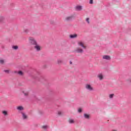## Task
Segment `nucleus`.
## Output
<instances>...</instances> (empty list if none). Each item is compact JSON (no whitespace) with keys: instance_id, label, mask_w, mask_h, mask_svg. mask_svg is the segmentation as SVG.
<instances>
[{"instance_id":"1","label":"nucleus","mask_w":131,"mask_h":131,"mask_svg":"<svg viewBox=\"0 0 131 131\" xmlns=\"http://www.w3.org/2000/svg\"><path fill=\"white\" fill-rule=\"evenodd\" d=\"M29 41L30 42V43H31V45H33L34 46L37 43V42L35 40V39H34V38H33V37H29Z\"/></svg>"},{"instance_id":"2","label":"nucleus","mask_w":131,"mask_h":131,"mask_svg":"<svg viewBox=\"0 0 131 131\" xmlns=\"http://www.w3.org/2000/svg\"><path fill=\"white\" fill-rule=\"evenodd\" d=\"M85 88L89 92H93V91H94V88L90 84H86L85 86Z\"/></svg>"},{"instance_id":"3","label":"nucleus","mask_w":131,"mask_h":131,"mask_svg":"<svg viewBox=\"0 0 131 131\" xmlns=\"http://www.w3.org/2000/svg\"><path fill=\"white\" fill-rule=\"evenodd\" d=\"M83 117L84 119H86V120H90V119H91V114L85 113L83 115Z\"/></svg>"},{"instance_id":"4","label":"nucleus","mask_w":131,"mask_h":131,"mask_svg":"<svg viewBox=\"0 0 131 131\" xmlns=\"http://www.w3.org/2000/svg\"><path fill=\"white\" fill-rule=\"evenodd\" d=\"M78 46L81 47L83 49H86V46L84 45V42H83V41H78Z\"/></svg>"},{"instance_id":"5","label":"nucleus","mask_w":131,"mask_h":131,"mask_svg":"<svg viewBox=\"0 0 131 131\" xmlns=\"http://www.w3.org/2000/svg\"><path fill=\"white\" fill-rule=\"evenodd\" d=\"M74 52L75 53H78V54H82V53H83V49L78 47L74 50Z\"/></svg>"},{"instance_id":"6","label":"nucleus","mask_w":131,"mask_h":131,"mask_svg":"<svg viewBox=\"0 0 131 131\" xmlns=\"http://www.w3.org/2000/svg\"><path fill=\"white\" fill-rule=\"evenodd\" d=\"M102 59L106 61H110V60H111V56L108 55H104L102 56Z\"/></svg>"},{"instance_id":"7","label":"nucleus","mask_w":131,"mask_h":131,"mask_svg":"<svg viewBox=\"0 0 131 131\" xmlns=\"http://www.w3.org/2000/svg\"><path fill=\"white\" fill-rule=\"evenodd\" d=\"M40 46L38 45V43H36V45H34V49H36L37 52H39L40 51Z\"/></svg>"},{"instance_id":"8","label":"nucleus","mask_w":131,"mask_h":131,"mask_svg":"<svg viewBox=\"0 0 131 131\" xmlns=\"http://www.w3.org/2000/svg\"><path fill=\"white\" fill-rule=\"evenodd\" d=\"M73 15H70L65 18L66 21H71L73 19Z\"/></svg>"},{"instance_id":"9","label":"nucleus","mask_w":131,"mask_h":131,"mask_svg":"<svg viewBox=\"0 0 131 131\" xmlns=\"http://www.w3.org/2000/svg\"><path fill=\"white\" fill-rule=\"evenodd\" d=\"M98 78H99V80H103L104 79V75L102 73H100L97 75Z\"/></svg>"},{"instance_id":"10","label":"nucleus","mask_w":131,"mask_h":131,"mask_svg":"<svg viewBox=\"0 0 131 131\" xmlns=\"http://www.w3.org/2000/svg\"><path fill=\"white\" fill-rule=\"evenodd\" d=\"M77 34H73L70 35V38H77Z\"/></svg>"},{"instance_id":"11","label":"nucleus","mask_w":131,"mask_h":131,"mask_svg":"<svg viewBox=\"0 0 131 131\" xmlns=\"http://www.w3.org/2000/svg\"><path fill=\"white\" fill-rule=\"evenodd\" d=\"M16 109L18 111H23L24 110V107H23L22 106H18L16 107Z\"/></svg>"},{"instance_id":"12","label":"nucleus","mask_w":131,"mask_h":131,"mask_svg":"<svg viewBox=\"0 0 131 131\" xmlns=\"http://www.w3.org/2000/svg\"><path fill=\"white\" fill-rule=\"evenodd\" d=\"M2 113L4 115V116H8V115H9L8 111H2Z\"/></svg>"},{"instance_id":"13","label":"nucleus","mask_w":131,"mask_h":131,"mask_svg":"<svg viewBox=\"0 0 131 131\" xmlns=\"http://www.w3.org/2000/svg\"><path fill=\"white\" fill-rule=\"evenodd\" d=\"M21 115H22V117H23V119H24V120L27 119L28 117H27V114H26L24 113H21Z\"/></svg>"},{"instance_id":"14","label":"nucleus","mask_w":131,"mask_h":131,"mask_svg":"<svg viewBox=\"0 0 131 131\" xmlns=\"http://www.w3.org/2000/svg\"><path fill=\"white\" fill-rule=\"evenodd\" d=\"M76 10L77 11H81V10H82V6H77L76 7Z\"/></svg>"},{"instance_id":"15","label":"nucleus","mask_w":131,"mask_h":131,"mask_svg":"<svg viewBox=\"0 0 131 131\" xmlns=\"http://www.w3.org/2000/svg\"><path fill=\"white\" fill-rule=\"evenodd\" d=\"M5 20H6V18H5V16H0V22H1V23H3V22H5Z\"/></svg>"},{"instance_id":"16","label":"nucleus","mask_w":131,"mask_h":131,"mask_svg":"<svg viewBox=\"0 0 131 131\" xmlns=\"http://www.w3.org/2000/svg\"><path fill=\"white\" fill-rule=\"evenodd\" d=\"M69 123H70L71 124H73V123H75V121H74V119H70L69 120Z\"/></svg>"},{"instance_id":"17","label":"nucleus","mask_w":131,"mask_h":131,"mask_svg":"<svg viewBox=\"0 0 131 131\" xmlns=\"http://www.w3.org/2000/svg\"><path fill=\"white\" fill-rule=\"evenodd\" d=\"M6 62V60L3 59H0V64H2V65L5 64V62Z\"/></svg>"},{"instance_id":"18","label":"nucleus","mask_w":131,"mask_h":131,"mask_svg":"<svg viewBox=\"0 0 131 131\" xmlns=\"http://www.w3.org/2000/svg\"><path fill=\"white\" fill-rule=\"evenodd\" d=\"M63 63V60L61 59H57V63L58 64H62Z\"/></svg>"},{"instance_id":"19","label":"nucleus","mask_w":131,"mask_h":131,"mask_svg":"<svg viewBox=\"0 0 131 131\" xmlns=\"http://www.w3.org/2000/svg\"><path fill=\"white\" fill-rule=\"evenodd\" d=\"M24 32L25 33H26V34H27V33H28L29 32V29H24Z\"/></svg>"},{"instance_id":"20","label":"nucleus","mask_w":131,"mask_h":131,"mask_svg":"<svg viewBox=\"0 0 131 131\" xmlns=\"http://www.w3.org/2000/svg\"><path fill=\"white\" fill-rule=\"evenodd\" d=\"M110 99H113L114 98V94H111L108 96Z\"/></svg>"},{"instance_id":"21","label":"nucleus","mask_w":131,"mask_h":131,"mask_svg":"<svg viewBox=\"0 0 131 131\" xmlns=\"http://www.w3.org/2000/svg\"><path fill=\"white\" fill-rule=\"evenodd\" d=\"M23 93L24 94V96H25L26 97H27V96H28V95L29 94V93L28 92H25L24 91H23Z\"/></svg>"},{"instance_id":"22","label":"nucleus","mask_w":131,"mask_h":131,"mask_svg":"<svg viewBox=\"0 0 131 131\" xmlns=\"http://www.w3.org/2000/svg\"><path fill=\"white\" fill-rule=\"evenodd\" d=\"M126 82L128 83H129L130 84H131V78H129L126 80Z\"/></svg>"},{"instance_id":"23","label":"nucleus","mask_w":131,"mask_h":131,"mask_svg":"<svg viewBox=\"0 0 131 131\" xmlns=\"http://www.w3.org/2000/svg\"><path fill=\"white\" fill-rule=\"evenodd\" d=\"M42 127L43 129H48V128H49V126L44 125V126H42Z\"/></svg>"},{"instance_id":"24","label":"nucleus","mask_w":131,"mask_h":131,"mask_svg":"<svg viewBox=\"0 0 131 131\" xmlns=\"http://www.w3.org/2000/svg\"><path fill=\"white\" fill-rule=\"evenodd\" d=\"M12 49H13V50H18V46H12Z\"/></svg>"},{"instance_id":"25","label":"nucleus","mask_w":131,"mask_h":131,"mask_svg":"<svg viewBox=\"0 0 131 131\" xmlns=\"http://www.w3.org/2000/svg\"><path fill=\"white\" fill-rule=\"evenodd\" d=\"M85 21L88 23V24H90V18H86L85 19Z\"/></svg>"},{"instance_id":"26","label":"nucleus","mask_w":131,"mask_h":131,"mask_svg":"<svg viewBox=\"0 0 131 131\" xmlns=\"http://www.w3.org/2000/svg\"><path fill=\"white\" fill-rule=\"evenodd\" d=\"M18 74L19 75H23V72L21 71H19L18 72Z\"/></svg>"},{"instance_id":"27","label":"nucleus","mask_w":131,"mask_h":131,"mask_svg":"<svg viewBox=\"0 0 131 131\" xmlns=\"http://www.w3.org/2000/svg\"><path fill=\"white\" fill-rule=\"evenodd\" d=\"M78 112L79 113H81L82 112V109H81V108H78Z\"/></svg>"},{"instance_id":"28","label":"nucleus","mask_w":131,"mask_h":131,"mask_svg":"<svg viewBox=\"0 0 131 131\" xmlns=\"http://www.w3.org/2000/svg\"><path fill=\"white\" fill-rule=\"evenodd\" d=\"M57 114H58V115H62V112H61V111H58V112H57Z\"/></svg>"},{"instance_id":"29","label":"nucleus","mask_w":131,"mask_h":131,"mask_svg":"<svg viewBox=\"0 0 131 131\" xmlns=\"http://www.w3.org/2000/svg\"><path fill=\"white\" fill-rule=\"evenodd\" d=\"M93 0H90L89 3H90L91 5H93Z\"/></svg>"},{"instance_id":"30","label":"nucleus","mask_w":131,"mask_h":131,"mask_svg":"<svg viewBox=\"0 0 131 131\" xmlns=\"http://www.w3.org/2000/svg\"><path fill=\"white\" fill-rule=\"evenodd\" d=\"M6 73H10V71L9 70H5L4 71Z\"/></svg>"},{"instance_id":"31","label":"nucleus","mask_w":131,"mask_h":131,"mask_svg":"<svg viewBox=\"0 0 131 131\" xmlns=\"http://www.w3.org/2000/svg\"><path fill=\"white\" fill-rule=\"evenodd\" d=\"M51 24H53V23L51 22Z\"/></svg>"}]
</instances>
